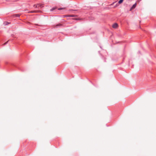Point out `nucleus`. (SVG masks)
<instances>
[{
	"label": "nucleus",
	"instance_id": "nucleus-1",
	"mask_svg": "<svg viewBox=\"0 0 156 156\" xmlns=\"http://www.w3.org/2000/svg\"><path fill=\"white\" fill-rule=\"evenodd\" d=\"M62 24L61 23H58L57 24H56V25L55 26V27H54V28H58L60 27H61L62 26Z\"/></svg>",
	"mask_w": 156,
	"mask_h": 156
},
{
	"label": "nucleus",
	"instance_id": "nucleus-2",
	"mask_svg": "<svg viewBox=\"0 0 156 156\" xmlns=\"http://www.w3.org/2000/svg\"><path fill=\"white\" fill-rule=\"evenodd\" d=\"M118 25L116 23H114L112 25V27L114 28H116L118 27Z\"/></svg>",
	"mask_w": 156,
	"mask_h": 156
},
{
	"label": "nucleus",
	"instance_id": "nucleus-3",
	"mask_svg": "<svg viewBox=\"0 0 156 156\" xmlns=\"http://www.w3.org/2000/svg\"><path fill=\"white\" fill-rule=\"evenodd\" d=\"M136 3H135V4L133 5L132 6V7H131L130 9V10L133 9H134L136 6Z\"/></svg>",
	"mask_w": 156,
	"mask_h": 156
},
{
	"label": "nucleus",
	"instance_id": "nucleus-4",
	"mask_svg": "<svg viewBox=\"0 0 156 156\" xmlns=\"http://www.w3.org/2000/svg\"><path fill=\"white\" fill-rule=\"evenodd\" d=\"M39 5H37H37H34V7L36 8H38L39 7Z\"/></svg>",
	"mask_w": 156,
	"mask_h": 156
},
{
	"label": "nucleus",
	"instance_id": "nucleus-5",
	"mask_svg": "<svg viewBox=\"0 0 156 156\" xmlns=\"http://www.w3.org/2000/svg\"><path fill=\"white\" fill-rule=\"evenodd\" d=\"M15 16L17 18L19 17L20 15L19 14H16L15 15Z\"/></svg>",
	"mask_w": 156,
	"mask_h": 156
},
{
	"label": "nucleus",
	"instance_id": "nucleus-6",
	"mask_svg": "<svg viewBox=\"0 0 156 156\" xmlns=\"http://www.w3.org/2000/svg\"><path fill=\"white\" fill-rule=\"evenodd\" d=\"M124 1V0H120L119 2H118V3L119 4H121L123 2V1Z\"/></svg>",
	"mask_w": 156,
	"mask_h": 156
},
{
	"label": "nucleus",
	"instance_id": "nucleus-7",
	"mask_svg": "<svg viewBox=\"0 0 156 156\" xmlns=\"http://www.w3.org/2000/svg\"><path fill=\"white\" fill-rule=\"evenodd\" d=\"M74 19L75 20H80V18H74Z\"/></svg>",
	"mask_w": 156,
	"mask_h": 156
},
{
	"label": "nucleus",
	"instance_id": "nucleus-8",
	"mask_svg": "<svg viewBox=\"0 0 156 156\" xmlns=\"http://www.w3.org/2000/svg\"><path fill=\"white\" fill-rule=\"evenodd\" d=\"M119 3L118 2L115 5V7H116L117 6H118L119 5Z\"/></svg>",
	"mask_w": 156,
	"mask_h": 156
},
{
	"label": "nucleus",
	"instance_id": "nucleus-9",
	"mask_svg": "<svg viewBox=\"0 0 156 156\" xmlns=\"http://www.w3.org/2000/svg\"><path fill=\"white\" fill-rule=\"evenodd\" d=\"M37 5H39V7H42V5L41 4H37Z\"/></svg>",
	"mask_w": 156,
	"mask_h": 156
},
{
	"label": "nucleus",
	"instance_id": "nucleus-10",
	"mask_svg": "<svg viewBox=\"0 0 156 156\" xmlns=\"http://www.w3.org/2000/svg\"><path fill=\"white\" fill-rule=\"evenodd\" d=\"M9 41H7V42H6L4 44V45H5V44H6Z\"/></svg>",
	"mask_w": 156,
	"mask_h": 156
},
{
	"label": "nucleus",
	"instance_id": "nucleus-11",
	"mask_svg": "<svg viewBox=\"0 0 156 156\" xmlns=\"http://www.w3.org/2000/svg\"><path fill=\"white\" fill-rule=\"evenodd\" d=\"M70 16H71V17H74V15H71Z\"/></svg>",
	"mask_w": 156,
	"mask_h": 156
},
{
	"label": "nucleus",
	"instance_id": "nucleus-12",
	"mask_svg": "<svg viewBox=\"0 0 156 156\" xmlns=\"http://www.w3.org/2000/svg\"><path fill=\"white\" fill-rule=\"evenodd\" d=\"M34 12H35V11H32L31 12H32V13Z\"/></svg>",
	"mask_w": 156,
	"mask_h": 156
},
{
	"label": "nucleus",
	"instance_id": "nucleus-13",
	"mask_svg": "<svg viewBox=\"0 0 156 156\" xmlns=\"http://www.w3.org/2000/svg\"><path fill=\"white\" fill-rule=\"evenodd\" d=\"M54 10V9H52L51 10V11H52Z\"/></svg>",
	"mask_w": 156,
	"mask_h": 156
},
{
	"label": "nucleus",
	"instance_id": "nucleus-14",
	"mask_svg": "<svg viewBox=\"0 0 156 156\" xmlns=\"http://www.w3.org/2000/svg\"><path fill=\"white\" fill-rule=\"evenodd\" d=\"M138 52L140 53V51H139Z\"/></svg>",
	"mask_w": 156,
	"mask_h": 156
},
{
	"label": "nucleus",
	"instance_id": "nucleus-15",
	"mask_svg": "<svg viewBox=\"0 0 156 156\" xmlns=\"http://www.w3.org/2000/svg\"><path fill=\"white\" fill-rule=\"evenodd\" d=\"M115 2H114L113 3V4H114Z\"/></svg>",
	"mask_w": 156,
	"mask_h": 156
}]
</instances>
